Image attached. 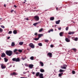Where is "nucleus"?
Returning <instances> with one entry per match:
<instances>
[{"label": "nucleus", "instance_id": "obj_1", "mask_svg": "<svg viewBox=\"0 0 78 78\" xmlns=\"http://www.w3.org/2000/svg\"><path fill=\"white\" fill-rule=\"evenodd\" d=\"M7 55L9 56H11L12 55V51L10 50L6 51L5 52Z\"/></svg>", "mask_w": 78, "mask_h": 78}, {"label": "nucleus", "instance_id": "obj_2", "mask_svg": "<svg viewBox=\"0 0 78 78\" xmlns=\"http://www.w3.org/2000/svg\"><path fill=\"white\" fill-rule=\"evenodd\" d=\"M13 61H15L16 62H20V58H14L12 59Z\"/></svg>", "mask_w": 78, "mask_h": 78}, {"label": "nucleus", "instance_id": "obj_3", "mask_svg": "<svg viewBox=\"0 0 78 78\" xmlns=\"http://www.w3.org/2000/svg\"><path fill=\"white\" fill-rule=\"evenodd\" d=\"M60 67L62 69H66V68L67 67V65L63 64L62 66H61Z\"/></svg>", "mask_w": 78, "mask_h": 78}, {"label": "nucleus", "instance_id": "obj_4", "mask_svg": "<svg viewBox=\"0 0 78 78\" xmlns=\"http://www.w3.org/2000/svg\"><path fill=\"white\" fill-rule=\"evenodd\" d=\"M29 46L32 48H34V45L33 43H30Z\"/></svg>", "mask_w": 78, "mask_h": 78}, {"label": "nucleus", "instance_id": "obj_5", "mask_svg": "<svg viewBox=\"0 0 78 78\" xmlns=\"http://www.w3.org/2000/svg\"><path fill=\"white\" fill-rule=\"evenodd\" d=\"M34 19H35V20L38 21L39 20V17L38 16H35Z\"/></svg>", "mask_w": 78, "mask_h": 78}, {"label": "nucleus", "instance_id": "obj_6", "mask_svg": "<svg viewBox=\"0 0 78 78\" xmlns=\"http://www.w3.org/2000/svg\"><path fill=\"white\" fill-rule=\"evenodd\" d=\"M1 68L2 69H5L6 68V66L3 64H1Z\"/></svg>", "mask_w": 78, "mask_h": 78}, {"label": "nucleus", "instance_id": "obj_7", "mask_svg": "<svg viewBox=\"0 0 78 78\" xmlns=\"http://www.w3.org/2000/svg\"><path fill=\"white\" fill-rule=\"evenodd\" d=\"M1 57L2 58H5V57H6V54L5 53H3L1 55Z\"/></svg>", "mask_w": 78, "mask_h": 78}, {"label": "nucleus", "instance_id": "obj_8", "mask_svg": "<svg viewBox=\"0 0 78 78\" xmlns=\"http://www.w3.org/2000/svg\"><path fill=\"white\" fill-rule=\"evenodd\" d=\"M33 66H34V65L33 64H29L28 67H29V68H30V69H33Z\"/></svg>", "mask_w": 78, "mask_h": 78}, {"label": "nucleus", "instance_id": "obj_9", "mask_svg": "<svg viewBox=\"0 0 78 78\" xmlns=\"http://www.w3.org/2000/svg\"><path fill=\"white\" fill-rule=\"evenodd\" d=\"M44 36V35L42 34H38V37L39 39V38H41V37H42V36Z\"/></svg>", "mask_w": 78, "mask_h": 78}, {"label": "nucleus", "instance_id": "obj_10", "mask_svg": "<svg viewBox=\"0 0 78 78\" xmlns=\"http://www.w3.org/2000/svg\"><path fill=\"white\" fill-rule=\"evenodd\" d=\"M59 72L60 73H62L63 72H65V70H63L62 69H60L59 71Z\"/></svg>", "mask_w": 78, "mask_h": 78}, {"label": "nucleus", "instance_id": "obj_11", "mask_svg": "<svg viewBox=\"0 0 78 78\" xmlns=\"http://www.w3.org/2000/svg\"><path fill=\"white\" fill-rule=\"evenodd\" d=\"M74 33H75L74 32H69L68 33V34L69 35L73 34H74Z\"/></svg>", "mask_w": 78, "mask_h": 78}, {"label": "nucleus", "instance_id": "obj_12", "mask_svg": "<svg viewBox=\"0 0 78 78\" xmlns=\"http://www.w3.org/2000/svg\"><path fill=\"white\" fill-rule=\"evenodd\" d=\"M17 75V73H16L15 72H14L13 73L11 74V75Z\"/></svg>", "mask_w": 78, "mask_h": 78}, {"label": "nucleus", "instance_id": "obj_13", "mask_svg": "<svg viewBox=\"0 0 78 78\" xmlns=\"http://www.w3.org/2000/svg\"><path fill=\"white\" fill-rule=\"evenodd\" d=\"M65 40L66 42H69L70 41V39H69V38H66L65 39Z\"/></svg>", "mask_w": 78, "mask_h": 78}, {"label": "nucleus", "instance_id": "obj_14", "mask_svg": "<svg viewBox=\"0 0 78 78\" xmlns=\"http://www.w3.org/2000/svg\"><path fill=\"white\" fill-rule=\"evenodd\" d=\"M40 64L41 65L42 67H43L44 66V63L42 62H40Z\"/></svg>", "mask_w": 78, "mask_h": 78}, {"label": "nucleus", "instance_id": "obj_15", "mask_svg": "<svg viewBox=\"0 0 78 78\" xmlns=\"http://www.w3.org/2000/svg\"><path fill=\"white\" fill-rule=\"evenodd\" d=\"M48 55L50 57H51V56L52 55V54L50 52H49L48 54Z\"/></svg>", "mask_w": 78, "mask_h": 78}, {"label": "nucleus", "instance_id": "obj_16", "mask_svg": "<svg viewBox=\"0 0 78 78\" xmlns=\"http://www.w3.org/2000/svg\"><path fill=\"white\" fill-rule=\"evenodd\" d=\"M64 34V32H60L59 33V35L60 36H63V34Z\"/></svg>", "mask_w": 78, "mask_h": 78}, {"label": "nucleus", "instance_id": "obj_17", "mask_svg": "<svg viewBox=\"0 0 78 78\" xmlns=\"http://www.w3.org/2000/svg\"><path fill=\"white\" fill-rule=\"evenodd\" d=\"M60 20H58L57 21H55V23H56V24H59V23L60 22Z\"/></svg>", "mask_w": 78, "mask_h": 78}, {"label": "nucleus", "instance_id": "obj_18", "mask_svg": "<svg viewBox=\"0 0 78 78\" xmlns=\"http://www.w3.org/2000/svg\"><path fill=\"white\" fill-rule=\"evenodd\" d=\"M50 19L51 20H54L55 19V18L53 17H52L50 18Z\"/></svg>", "mask_w": 78, "mask_h": 78}, {"label": "nucleus", "instance_id": "obj_19", "mask_svg": "<svg viewBox=\"0 0 78 78\" xmlns=\"http://www.w3.org/2000/svg\"><path fill=\"white\" fill-rule=\"evenodd\" d=\"M4 59L5 60V62H6L8 61V59H7L6 58H4Z\"/></svg>", "mask_w": 78, "mask_h": 78}, {"label": "nucleus", "instance_id": "obj_20", "mask_svg": "<svg viewBox=\"0 0 78 78\" xmlns=\"http://www.w3.org/2000/svg\"><path fill=\"white\" fill-rule=\"evenodd\" d=\"M39 74H40V73L39 72H37L36 73V76H39Z\"/></svg>", "mask_w": 78, "mask_h": 78}, {"label": "nucleus", "instance_id": "obj_21", "mask_svg": "<svg viewBox=\"0 0 78 78\" xmlns=\"http://www.w3.org/2000/svg\"><path fill=\"white\" fill-rule=\"evenodd\" d=\"M40 72H41L42 73L44 72H45V70L43 69H41L40 70Z\"/></svg>", "mask_w": 78, "mask_h": 78}, {"label": "nucleus", "instance_id": "obj_22", "mask_svg": "<svg viewBox=\"0 0 78 78\" xmlns=\"http://www.w3.org/2000/svg\"><path fill=\"white\" fill-rule=\"evenodd\" d=\"M51 31H53V29H52L49 30L48 31V33H50Z\"/></svg>", "mask_w": 78, "mask_h": 78}, {"label": "nucleus", "instance_id": "obj_23", "mask_svg": "<svg viewBox=\"0 0 78 78\" xmlns=\"http://www.w3.org/2000/svg\"><path fill=\"white\" fill-rule=\"evenodd\" d=\"M62 75H63V73H61L58 74V76L59 77L62 76Z\"/></svg>", "mask_w": 78, "mask_h": 78}, {"label": "nucleus", "instance_id": "obj_24", "mask_svg": "<svg viewBox=\"0 0 78 78\" xmlns=\"http://www.w3.org/2000/svg\"><path fill=\"white\" fill-rule=\"evenodd\" d=\"M23 42H20L19 43V44L20 45H23Z\"/></svg>", "mask_w": 78, "mask_h": 78}, {"label": "nucleus", "instance_id": "obj_25", "mask_svg": "<svg viewBox=\"0 0 78 78\" xmlns=\"http://www.w3.org/2000/svg\"><path fill=\"white\" fill-rule=\"evenodd\" d=\"M17 30H14L13 31V33H14V34H17Z\"/></svg>", "mask_w": 78, "mask_h": 78}, {"label": "nucleus", "instance_id": "obj_26", "mask_svg": "<svg viewBox=\"0 0 78 78\" xmlns=\"http://www.w3.org/2000/svg\"><path fill=\"white\" fill-rule=\"evenodd\" d=\"M39 37L37 38H35L33 39V40H35V41H38V40H39Z\"/></svg>", "mask_w": 78, "mask_h": 78}, {"label": "nucleus", "instance_id": "obj_27", "mask_svg": "<svg viewBox=\"0 0 78 78\" xmlns=\"http://www.w3.org/2000/svg\"><path fill=\"white\" fill-rule=\"evenodd\" d=\"M11 45L12 47H14V46L15 45V44H14V42L12 43Z\"/></svg>", "mask_w": 78, "mask_h": 78}, {"label": "nucleus", "instance_id": "obj_28", "mask_svg": "<svg viewBox=\"0 0 78 78\" xmlns=\"http://www.w3.org/2000/svg\"><path fill=\"white\" fill-rule=\"evenodd\" d=\"M43 74L42 73H41L39 75V77H42L43 76Z\"/></svg>", "mask_w": 78, "mask_h": 78}, {"label": "nucleus", "instance_id": "obj_29", "mask_svg": "<svg viewBox=\"0 0 78 78\" xmlns=\"http://www.w3.org/2000/svg\"><path fill=\"white\" fill-rule=\"evenodd\" d=\"M30 59H31V60H34V57L33 56H31L30 58Z\"/></svg>", "mask_w": 78, "mask_h": 78}, {"label": "nucleus", "instance_id": "obj_30", "mask_svg": "<svg viewBox=\"0 0 78 78\" xmlns=\"http://www.w3.org/2000/svg\"><path fill=\"white\" fill-rule=\"evenodd\" d=\"M18 51V49H15L14 51H13V52L14 53H16V51Z\"/></svg>", "mask_w": 78, "mask_h": 78}, {"label": "nucleus", "instance_id": "obj_31", "mask_svg": "<svg viewBox=\"0 0 78 78\" xmlns=\"http://www.w3.org/2000/svg\"><path fill=\"white\" fill-rule=\"evenodd\" d=\"M38 24V23H35L33 24L34 26H36V25Z\"/></svg>", "mask_w": 78, "mask_h": 78}, {"label": "nucleus", "instance_id": "obj_32", "mask_svg": "<svg viewBox=\"0 0 78 78\" xmlns=\"http://www.w3.org/2000/svg\"><path fill=\"white\" fill-rule=\"evenodd\" d=\"M43 31V28H41L39 30V32H41Z\"/></svg>", "mask_w": 78, "mask_h": 78}, {"label": "nucleus", "instance_id": "obj_33", "mask_svg": "<svg viewBox=\"0 0 78 78\" xmlns=\"http://www.w3.org/2000/svg\"><path fill=\"white\" fill-rule=\"evenodd\" d=\"M78 37H76L74 38V41H78Z\"/></svg>", "mask_w": 78, "mask_h": 78}, {"label": "nucleus", "instance_id": "obj_34", "mask_svg": "<svg viewBox=\"0 0 78 78\" xmlns=\"http://www.w3.org/2000/svg\"><path fill=\"white\" fill-rule=\"evenodd\" d=\"M38 45L39 46H42V43H38Z\"/></svg>", "mask_w": 78, "mask_h": 78}, {"label": "nucleus", "instance_id": "obj_35", "mask_svg": "<svg viewBox=\"0 0 78 78\" xmlns=\"http://www.w3.org/2000/svg\"><path fill=\"white\" fill-rule=\"evenodd\" d=\"M18 51L19 52H20V53H22V50L21 49H19L18 50Z\"/></svg>", "mask_w": 78, "mask_h": 78}, {"label": "nucleus", "instance_id": "obj_36", "mask_svg": "<svg viewBox=\"0 0 78 78\" xmlns=\"http://www.w3.org/2000/svg\"><path fill=\"white\" fill-rule=\"evenodd\" d=\"M74 51V52H76V49L75 48H73L72 49Z\"/></svg>", "mask_w": 78, "mask_h": 78}, {"label": "nucleus", "instance_id": "obj_37", "mask_svg": "<svg viewBox=\"0 0 78 78\" xmlns=\"http://www.w3.org/2000/svg\"><path fill=\"white\" fill-rule=\"evenodd\" d=\"M72 73L73 74H75V71L74 70H73L72 71Z\"/></svg>", "mask_w": 78, "mask_h": 78}, {"label": "nucleus", "instance_id": "obj_38", "mask_svg": "<svg viewBox=\"0 0 78 78\" xmlns=\"http://www.w3.org/2000/svg\"><path fill=\"white\" fill-rule=\"evenodd\" d=\"M2 32H3V29L1 28H0V32L2 33Z\"/></svg>", "mask_w": 78, "mask_h": 78}, {"label": "nucleus", "instance_id": "obj_39", "mask_svg": "<svg viewBox=\"0 0 78 78\" xmlns=\"http://www.w3.org/2000/svg\"><path fill=\"white\" fill-rule=\"evenodd\" d=\"M66 31H68V30H69V27H67L66 28Z\"/></svg>", "mask_w": 78, "mask_h": 78}, {"label": "nucleus", "instance_id": "obj_40", "mask_svg": "<svg viewBox=\"0 0 78 78\" xmlns=\"http://www.w3.org/2000/svg\"><path fill=\"white\" fill-rule=\"evenodd\" d=\"M24 20H29V19H28V18H25L24 19Z\"/></svg>", "mask_w": 78, "mask_h": 78}, {"label": "nucleus", "instance_id": "obj_41", "mask_svg": "<svg viewBox=\"0 0 78 78\" xmlns=\"http://www.w3.org/2000/svg\"><path fill=\"white\" fill-rule=\"evenodd\" d=\"M48 40H45L44 41V42H48Z\"/></svg>", "mask_w": 78, "mask_h": 78}, {"label": "nucleus", "instance_id": "obj_42", "mask_svg": "<svg viewBox=\"0 0 78 78\" xmlns=\"http://www.w3.org/2000/svg\"><path fill=\"white\" fill-rule=\"evenodd\" d=\"M8 33L9 34H11V33H12V31H9V32Z\"/></svg>", "mask_w": 78, "mask_h": 78}, {"label": "nucleus", "instance_id": "obj_43", "mask_svg": "<svg viewBox=\"0 0 78 78\" xmlns=\"http://www.w3.org/2000/svg\"><path fill=\"white\" fill-rule=\"evenodd\" d=\"M1 27H2V28H5V26L3 25L1 26Z\"/></svg>", "mask_w": 78, "mask_h": 78}, {"label": "nucleus", "instance_id": "obj_44", "mask_svg": "<svg viewBox=\"0 0 78 78\" xmlns=\"http://www.w3.org/2000/svg\"><path fill=\"white\" fill-rule=\"evenodd\" d=\"M25 59H26V57H25L24 58L23 57L22 58V59H23V60H25Z\"/></svg>", "mask_w": 78, "mask_h": 78}, {"label": "nucleus", "instance_id": "obj_45", "mask_svg": "<svg viewBox=\"0 0 78 78\" xmlns=\"http://www.w3.org/2000/svg\"><path fill=\"white\" fill-rule=\"evenodd\" d=\"M25 66H26V67H28V64H25Z\"/></svg>", "mask_w": 78, "mask_h": 78}, {"label": "nucleus", "instance_id": "obj_46", "mask_svg": "<svg viewBox=\"0 0 78 78\" xmlns=\"http://www.w3.org/2000/svg\"><path fill=\"white\" fill-rule=\"evenodd\" d=\"M34 35H35V36H37V33H35Z\"/></svg>", "mask_w": 78, "mask_h": 78}, {"label": "nucleus", "instance_id": "obj_47", "mask_svg": "<svg viewBox=\"0 0 78 78\" xmlns=\"http://www.w3.org/2000/svg\"><path fill=\"white\" fill-rule=\"evenodd\" d=\"M41 22H42L41 21H40L37 22V23H38H38H41Z\"/></svg>", "mask_w": 78, "mask_h": 78}, {"label": "nucleus", "instance_id": "obj_48", "mask_svg": "<svg viewBox=\"0 0 78 78\" xmlns=\"http://www.w3.org/2000/svg\"><path fill=\"white\" fill-rule=\"evenodd\" d=\"M53 45H52V44H51V48H52L53 47Z\"/></svg>", "mask_w": 78, "mask_h": 78}, {"label": "nucleus", "instance_id": "obj_49", "mask_svg": "<svg viewBox=\"0 0 78 78\" xmlns=\"http://www.w3.org/2000/svg\"><path fill=\"white\" fill-rule=\"evenodd\" d=\"M68 38H70V35H68Z\"/></svg>", "mask_w": 78, "mask_h": 78}, {"label": "nucleus", "instance_id": "obj_50", "mask_svg": "<svg viewBox=\"0 0 78 78\" xmlns=\"http://www.w3.org/2000/svg\"><path fill=\"white\" fill-rule=\"evenodd\" d=\"M58 30H61V27H60L58 28Z\"/></svg>", "mask_w": 78, "mask_h": 78}, {"label": "nucleus", "instance_id": "obj_51", "mask_svg": "<svg viewBox=\"0 0 78 78\" xmlns=\"http://www.w3.org/2000/svg\"><path fill=\"white\" fill-rule=\"evenodd\" d=\"M14 12V10H12L11 11V12Z\"/></svg>", "mask_w": 78, "mask_h": 78}, {"label": "nucleus", "instance_id": "obj_52", "mask_svg": "<svg viewBox=\"0 0 78 78\" xmlns=\"http://www.w3.org/2000/svg\"><path fill=\"white\" fill-rule=\"evenodd\" d=\"M16 55H18V54H19V52H16Z\"/></svg>", "mask_w": 78, "mask_h": 78}, {"label": "nucleus", "instance_id": "obj_53", "mask_svg": "<svg viewBox=\"0 0 78 78\" xmlns=\"http://www.w3.org/2000/svg\"><path fill=\"white\" fill-rule=\"evenodd\" d=\"M27 72H23V74H26V73H27Z\"/></svg>", "mask_w": 78, "mask_h": 78}, {"label": "nucleus", "instance_id": "obj_54", "mask_svg": "<svg viewBox=\"0 0 78 78\" xmlns=\"http://www.w3.org/2000/svg\"><path fill=\"white\" fill-rule=\"evenodd\" d=\"M14 7H15V8H17V6H16V5H14Z\"/></svg>", "mask_w": 78, "mask_h": 78}, {"label": "nucleus", "instance_id": "obj_55", "mask_svg": "<svg viewBox=\"0 0 78 78\" xmlns=\"http://www.w3.org/2000/svg\"><path fill=\"white\" fill-rule=\"evenodd\" d=\"M32 74H33V75H34V74H35V72H33L32 73Z\"/></svg>", "mask_w": 78, "mask_h": 78}, {"label": "nucleus", "instance_id": "obj_56", "mask_svg": "<svg viewBox=\"0 0 78 78\" xmlns=\"http://www.w3.org/2000/svg\"><path fill=\"white\" fill-rule=\"evenodd\" d=\"M12 67V65H10L9 67V68H10V67Z\"/></svg>", "mask_w": 78, "mask_h": 78}, {"label": "nucleus", "instance_id": "obj_57", "mask_svg": "<svg viewBox=\"0 0 78 78\" xmlns=\"http://www.w3.org/2000/svg\"><path fill=\"white\" fill-rule=\"evenodd\" d=\"M10 39V37H7V39Z\"/></svg>", "mask_w": 78, "mask_h": 78}, {"label": "nucleus", "instance_id": "obj_58", "mask_svg": "<svg viewBox=\"0 0 78 78\" xmlns=\"http://www.w3.org/2000/svg\"><path fill=\"white\" fill-rule=\"evenodd\" d=\"M40 78H44V76L39 77Z\"/></svg>", "mask_w": 78, "mask_h": 78}, {"label": "nucleus", "instance_id": "obj_59", "mask_svg": "<svg viewBox=\"0 0 78 78\" xmlns=\"http://www.w3.org/2000/svg\"><path fill=\"white\" fill-rule=\"evenodd\" d=\"M4 7H6V4H4Z\"/></svg>", "mask_w": 78, "mask_h": 78}, {"label": "nucleus", "instance_id": "obj_60", "mask_svg": "<svg viewBox=\"0 0 78 78\" xmlns=\"http://www.w3.org/2000/svg\"><path fill=\"white\" fill-rule=\"evenodd\" d=\"M56 10H58V7L56 8Z\"/></svg>", "mask_w": 78, "mask_h": 78}, {"label": "nucleus", "instance_id": "obj_61", "mask_svg": "<svg viewBox=\"0 0 78 78\" xmlns=\"http://www.w3.org/2000/svg\"><path fill=\"white\" fill-rule=\"evenodd\" d=\"M20 78H27L26 77H21Z\"/></svg>", "mask_w": 78, "mask_h": 78}, {"label": "nucleus", "instance_id": "obj_62", "mask_svg": "<svg viewBox=\"0 0 78 78\" xmlns=\"http://www.w3.org/2000/svg\"><path fill=\"white\" fill-rule=\"evenodd\" d=\"M2 18H0V20H2Z\"/></svg>", "mask_w": 78, "mask_h": 78}, {"label": "nucleus", "instance_id": "obj_63", "mask_svg": "<svg viewBox=\"0 0 78 78\" xmlns=\"http://www.w3.org/2000/svg\"><path fill=\"white\" fill-rule=\"evenodd\" d=\"M23 3H24V4L25 3V2H23Z\"/></svg>", "mask_w": 78, "mask_h": 78}, {"label": "nucleus", "instance_id": "obj_64", "mask_svg": "<svg viewBox=\"0 0 78 78\" xmlns=\"http://www.w3.org/2000/svg\"><path fill=\"white\" fill-rule=\"evenodd\" d=\"M34 9H36V7H34Z\"/></svg>", "mask_w": 78, "mask_h": 78}]
</instances>
